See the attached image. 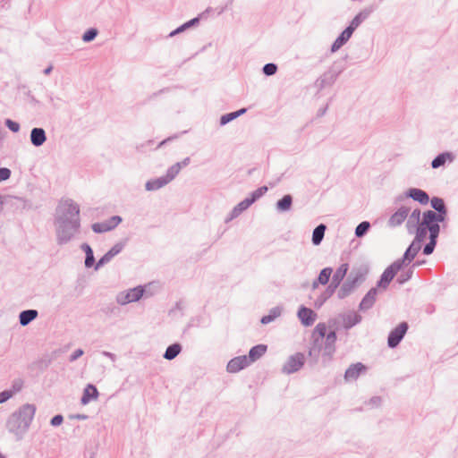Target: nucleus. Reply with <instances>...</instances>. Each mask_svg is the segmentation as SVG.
Instances as JSON below:
<instances>
[{
    "mask_svg": "<svg viewBox=\"0 0 458 458\" xmlns=\"http://www.w3.org/2000/svg\"><path fill=\"white\" fill-rule=\"evenodd\" d=\"M55 225L57 244L70 242L81 229L79 205L71 199L60 201L55 209Z\"/></svg>",
    "mask_w": 458,
    "mask_h": 458,
    "instance_id": "obj_1",
    "label": "nucleus"
},
{
    "mask_svg": "<svg viewBox=\"0 0 458 458\" xmlns=\"http://www.w3.org/2000/svg\"><path fill=\"white\" fill-rule=\"evenodd\" d=\"M312 342L309 349V356L314 362L321 357L326 365L333 358L335 352L336 334L334 330L327 332L325 323H318L312 332Z\"/></svg>",
    "mask_w": 458,
    "mask_h": 458,
    "instance_id": "obj_2",
    "label": "nucleus"
},
{
    "mask_svg": "<svg viewBox=\"0 0 458 458\" xmlns=\"http://www.w3.org/2000/svg\"><path fill=\"white\" fill-rule=\"evenodd\" d=\"M36 411V405L32 403H25L20 406L6 421L8 431L16 437L21 438L30 428Z\"/></svg>",
    "mask_w": 458,
    "mask_h": 458,
    "instance_id": "obj_3",
    "label": "nucleus"
},
{
    "mask_svg": "<svg viewBox=\"0 0 458 458\" xmlns=\"http://www.w3.org/2000/svg\"><path fill=\"white\" fill-rule=\"evenodd\" d=\"M421 249V245L411 242L401 259L394 261L382 273L375 286H389L403 266L410 265Z\"/></svg>",
    "mask_w": 458,
    "mask_h": 458,
    "instance_id": "obj_4",
    "label": "nucleus"
},
{
    "mask_svg": "<svg viewBox=\"0 0 458 458\" xmlns=\"http://www.w3.org/2000/svg\"><path fill=\"white\" fill-rule=\"evenodd\" d=\"M267 191L268 188L266 185L259 187L257 190L253 191L250 197L245 198L232 209L229 216L225 219V222L227 223L238 217L243 211L247 210L253 203L263 197Z\"/></svg>",
    "mask_w": 458,
    "mask_h": 458,
    "instance_id": "obj_5",
    "label": "nucleus"
},
{
    "mask_svg": "<svg viewBox=\"0 0 458 458\" xmlns=\"http://www.w3.org/2000/svg\"><path fill=\"white\" fill-rule=\"evenodd\" d=\"M370 267L367 262L355 264L352 267L345 283L342 286H357L365 283Z\"/></svg>",
    "mask_w": 458,
    "mask_h": 458,
    "instance_id": "obj_6",
    "label": "nucleus"
},
{
    "mask_svg": "<svg viewBox=\"0 0 458 458\" xmlns=\"http://www.w3.org/2000/svg\"><path fill=\"white\" fill-rule=\"evenodd\" d=\"M151 294L148 293L145 288H126L117 294L116 301L120 305H126L139 301L143 296Z\"/></svg>",
    "mask_w": 458,
    "mask_h": 458,
    "instance_id": "obj_7",
    "label": "nucleus"
},
{
    "mask_svg": "<svg viewBox=\"0 0 458 458\" xmlns=\"http://www.w3.org/2000/svg\"><path fill=\"white\" fill-rule=\"evenodd\" d=\"M309 298L315 308H320L334 293V288H310Z\"/></svg>",
    "mask_w": 458,
    "mask_h": 458,
    "instance_id": "obj_8",
    "label": "nucleus"
},
{
    "mask_svg": "<svg viewBox=\"0 0 458 458\" xmlns=\"http://www.w3.org/2000/svg\"><path fill=\"white\" fill-rule=\"evenodd\" d=\"M305 356L301 352L291 355L282 367V372L290 375L299 371L304 365Z\"/></svg>",
    "mask_w": 458,
    "mask_h": 458,
    "instance_id": "obj_9",
    "label": "nucleus"
},
{
    "mask_svg": "<svg viewBox=\"0 0 458 458\" xmlns=\"http://www.w3.org/2000/svg\"><path fill=\"white\" fill-rule=\"evenodd\" d=\"M420 225L428 232V235H439L440 233V225L433 215V210H426L422 213Z\"/></svg>",
    "mask_w": 458,
    "mask_h": 458,
    "instance_id": "obj_10",
    "label": "nucleus"
},
{
    "mask_svg": "<svg viewBox=\"0 0 458 458\" xmlns=\"http://www.w3.org/2000/svg\"><path fill=\"white\" fill-rule=\"evenodd\" d=\"M405 198H411L421 205H427L429 202L428 194L425 191L419 188L408 189L404 195H399L396 198V201H403Z\"/></svg>",
    "mask_w": 458,
    "mask_h": 458,
    "instance_id": "obj_11",
    "label": "nucleus"
},
{
    "mask_svg": "<svg viewBox=\"0 0 458 458\" xmlns=\"http://www.w3.org/2000/svg\"><path fill=\"white\" fill-rule=\"evenodd\" d=\"M408 330V324L406 322L400 323L394 329H393L388 335L387 344L390 348H395L404 337Z\"/></svg>",
    "mask_w": 458,
    "mask_h": 458,
    "instance_id": "obj_12",
    "label": "nucleus"
},
{
    "mask_svg": "<svg viewBox=\"0 0 458 458\" xmlns=\"http://www.w3.org/2000/svg\"><path fill=\"white\" fill-rule=\"evenodd\" d=\"M250 365V359L246 355L237 356L230 360L226 365V371L237 373Z\"/></svg>",
    "mask_w": 458,
    "mask_h": 458,
    "instance_id": "obj_13",
    "label": "nucleus"
},
{
    "mask_svg": "<svg viewBox=\"0 0 458 458\" xmlns=\"http://www.w3.org/2000/svg\"><path fill=\"white\" fill-rule=\"evenodd\" d=\"M374 12V7L369 6L361 10L359 13H357L354 18L351 21L350 24L346 27L347 29H351V32H354L355 30L365 21L369 15Z\"/></svg>",
    "mask_w": 458,
    "mask_h": 458,
    "instance_id": "obj_14",
    "label": "nucleus"
},
{
    "mask_svg": "<svg viewBox=\"0 0 458 458\" xmlns=\"http://www.w3.org/2000/svg\"><path fill=\"white\" fill-rule=\"evenodd\" d=\"M297 317L304 327H310L317 319V314L304 306L299 309Z\"/></svg>",
    "mask_w": 458,
    "mask_h": 458,
    "instance_id": "obj_15",
    "label": "nucleus"
},
{
    "mask_svg": "<svg viewBox=\"0 0 458 458\" xmlns=\"http://www.w3.org/2000/svg\"><path fill=\"white\" fill-rule=\"evenodd\" d=\"M410 212V208L403 206L399 208L389 218L388 225L390 226H398L401 225L404 220L407 218Z\"/></svg>",
    "mask_w": 458,
    "mask_h": 458,
    "instance_id": "obj_16",
    "label": "nucleus"
},
{
    "mask_svg": "<svg viewBox=\"0 0 458 458\" xmlns=\"http://www.w3.org/2000/svg\"><path fill=\"white\" fill-rule=\"evenodd\" d=\"M366 371V367L360 362L352 364L344 373V379L346 381H354L360 375Z\"/></svg>",
    "mask_w": 458,
    "mask_h": 458,
    "instance_id": "obj_17",
    "label": "nucleus"
},
{
    "mask_svg": "<svg viewBox=\"0 0 458 458\" xmlns=\"http://www.w3.org/2000/svg\"><path fill=\"white\" fill-rule=\"evenodd\" d=\"M30 142L36 147H41L47 141V133L43 128L35 127L30 131Z\"/></svg>",
    "mask_w": 458,
    "mask_h": 458,
    "instance_id": "obj_18",
    "label": "nucleus"
},
{
    "mask_svg": "<svg viewBox=\"0 0 458 458\" xmlns=\"http://www.w3.org/2000/svg\"><path fill=\"white\" fill-rule=\"evenodd\" d=\"M418 264H412L411 266L406 265L403 266L402 268L398 271L396 276V283L398 284H403L407 283L412 276L414 268Z\"/></svg>",
    "mask_w": 458,
    "mask_h": 458,
    "instance_id": "obj_19",
    "label": "nucleus"
},
{
    "mask_svg": "<svg viewBox=\"0 0 458 458\" xmlns=\"http://www.w3.org/2000/svg\"><path fill=\"white\" fill-rule=\"evenodd\" d=\"M336 80L337 79L333 75V73L327 70L316 80L315 87H317L318 90L320 91L326 87L332 86Z\"/></svg>",
    "mask_w": 458,
    "mask_h": 458,
    "instance_id": "obj_20",
    "label": "nucleus"
},
{
    "mask_svg": "<svg viewBox=\"0 0 458 458\" xmlns=\"http://www.w3.org/2000/svg\"><path fill=\"white\" fill-rule=\"evenodd\" d=\"M352 34L353 33L351 32V29L345 28L331 45L330 51L332 53L338 51L344 45L348 42Z\"/></svg>",
    "mask_w": 458,
    "mask_h": 458,
    "instance_id": "obj_21",
    "label": "nucleus"
},
{
    "mask_svg": "<svg viewBox=\"0 0 458 458\" xmlns=\"http://www.w3.org/2000/svg\"><path fill=\"white\" fill-rule=\"evenodd\" d=\"M349 269L347 263L342 264L333 274L332 282L328 286H340L342 281L346 276Z\"/></svg>",
    "mask_w": 458,
    "mask_h": 458,
    "instance_id": "obj_22",
    "label": "nucleus"
},
{
    "mask_svg": "<svg viewBox=\"0 0 458 458\" xmlns=\"http://www.w3.org/2000/svg\"><path fill=\"white\" fill-rule=\"evenodd\" d=\"M343 325L345 329H349L361 321V316L356 312H347L341 315Z\"/></svg>",
    "mask_w": 458,
    "mask_h": 458,
    "instance_id": "obj_23",
    "label": "nucleus"
},
{
    "mask_svg": "<svg viewBox=\"0 0 458 458\" xmlns=\"http://www.w3.org/2000/svg\"><path fill=\"white\" fill-rule=\"evenodd\" d=\"M454 156L451 152H442L438 154L431 162V167L434 169L444 166L446 161H454Z\"/></svg>",
    "mask_w": 458,
    "mask_h": 458,
    "instance_id": "obj_24",
    "label": "nucleus"
},
{
    "mask_svg": "<svg viewBox=\"0 0 458 458\" xmlns=\"http://www.w3.org/2000/svg\"><path fill=\"white\" fill-rule=\"evenodd\" d=\"M98 397V391L97 387L91 384H89L83 391L81 397V403L88 404L91 400H96Z\"/></svg>",
    "mask_w": 458,
    "mask_h": 458,
    "instance_id": "obj_25",
    "label": "nucleus"
},
{
    "mask_svg": "<svg viewBox=\"0 0 458 458\" xmlns=\"http://www.w3.org/2000/svg\"><path fill=\"white\" fill-rule=\"evenodd\" d=\"M169 183V180L165 175L158 178L148 180L145 184V189L148 191H157Z\"/></svg>",
    "mask_w": 458,
    "mask_h": 458,
    "instance_id": "obj_26",
    "label": "nucleus"
},
{
    "mask_svg": "<svg viewBox=\"0 0 458 458\" xmlns=\"http://www.w3.org/2000/svg\"><path fill=\"white\" fill-rule=\"evenodd\" d=\"M377 294V288H371L368 293L365 295V297L362 299V301L360 303V310H367L370 309L376 300V296Z\"/></svg>",
    "mask_w": 458,
    "mask_h": 458,
    "instance_id": "obj_27",
    "label": "nucleus"
},
{
    "mask_svg": "<svg viewBox=\"0 0 458 458\" xmlns=\"http://www.w3.org/2000/svg\"><path fill=\"white\" fill-rule=\"evenodd\" d=\"M293 196L291 194L284 195L280 199H278L276 203V208L278 212L284 213L287 212L292 208L293 206Z\"/></svg>",
    "mask_w": 458,
    "mask_h": 458,
    "instance_id": "obj_28",
    "label": "nucleus"
},
{
    "mask_svg": "<svg viewBox=\"0 0 458 458\" xmlns=\"http://www.w3.org/2000/svg\"><path fill=\"white\" fill-rule=\"evenodd\" d=\"M267 345L265 344H258L256 346H253L247 358L250 359V363H253L259 359H260L267 352Z\"/></svg>",
    "mask_w": 458,
    "mask_h": 458,
    "instance_id": "obj_29",
    "label": "nucleus"
},
{
    "mask_svg": "<svg viewBox=\"0 0 458 458\" xmlns=\"http://www.w3.org/2000/svg\"><path fill=\"white\" fill-rule=\"evenodd\" d=\"M333 273L332 267L323 268L318 277L312 282L311 286H318V284L326 285L329 282L330 276Z\"/></svg>",
    "mask_w": 458,
    "mask_h": 458,
    "instance_id": "obj_30",
    "label": "nucleus"
},
{
    "mask_svg": "<svg viewBox=\"0 0 458 458\" xmlns=\"http://www.w3.org/2000/svg\"><path fill=\"white\" fill-rule=\"evenodd\" d=\"M81 249L85 252V267L87 268L94 267L96 260L92 248L87 242H83Z\"/></svg>",
    "mask_w": 458,
    "mask_h": 458,
    "instance_id": "obj_31",
    "label": "nucleus"
},
{
    "mask_svg": "<svg viewBox=\"0 0 458 458\" xmlns=\"http://www.w3.org/2000/svg\"><path fill=\"white\" fill-rule=\"evenodd\" d=\"M327 225L325 224H319L312 232L311 242L312 244L318 246L321 243L324 239Z\"/></svg>",
    "mask_w": 458,
    "mask_h": 458,
    "instance_id": "obj_32",
    "label": "nucleus"
},
{
    "mask_svg": "<svg viewBox=\"0 0 458 458\" xmlns=\"http://www.w3.org/2000/svg\"><path fill=\"white\" fill-rule=\"evenodd\" d=\"M420 217H422L420 209L416 208L411 212V214L408 217V221H407V225H406L409 233H412V227L420 225V224L421 222Z\"/></svg>",
    "mask_w": 458,
    "mask_h": 458,
    "instance_id": "obj_33",
    "label": "nucleus"
},
{
    "mask_svg": "<svg viewBox=\"0 0 458 458\" xmlns=\"http://www.w3.org/2000/svg\"><path fill=\"white\" fill-rule=\"evenodd\" d=\"M38 313L36 310H26L21 311L19 315L20 324L23 327L29 325L38 317Z\"/></svg>",
    "mask_w": 458,
    "mask_h": 458,
    "instance_id": "obj_34",
    "label": "nucleus"
},
{
    "mask_svg": "<svg viewBox=\"0 0 458 458\" xmlns=\"http://www.w3.org/2000/svg\"><path fill=\"white\" fill-rule=\"evenodd\" d=\"M199 20H200V16H198V17H195V18H192L191 19L190 21L184 22L183 24H182L181 26H179L178 28H176L175 30H174L173 31H171L168 35L169 38H172L181 32H183L184 30L193 27V26H196L199 24Z\"/></svg>",
    "mask_w": 458,
    "mask_h": 458,
    "instance_id": "obj_35",
    "label": "nucleus"
},
{
    "mask_svg": "<svg viewBox=\"0 0 458 458\" xmlns=\"http://www.w3.org/2000/svg\"><path fill=\"white\" fill-rule=\"evenodd\" d=\"M181 351L182 345L180 344H173L166 348L163 357L167 360H172L179 355Z\"/></svg>",
    "mask_w": 458,
    "mask_h": 458,
    "instance_id": "obj_36",
    "label": "nucleus"
},
{
    "mask_svg": "<svg viewBox=\"0 0 458 458\" xmlns=\"http://www.w3.org/2000/svg\"><path fill=\"white\" fill-rule=\"evenodd\" d=\"M282 314V308L281 307H274L269 310V313L264 317L261 318L260 322L263 325L269 324L276 320L277 318H279Z\"/></svg>",
    "mask_w": 458,
    "mask_h": 458,
    "instance_id": "obj_37",
    "label": "nucleus"
},
{
    "mask_svg": "<svg viewBox=\"0 0 458 458\" xmlns=\"http://www.w3.org/2000/svg\"><path fill=\"white\" fill-rule=\"evenodd\" d=\"M346 69L345 58L339 59L329 67L330 72L337 79L338 76Z\"/></svg>",
    "mask_w": 458,
    "mask_h": 458,
    "instance_id": "obj_38",
    "label": "nucleus"
},
{
    "mask_svg": "<svg viewBox=\"0 0 458 458\" xmlns=\"http://www.w3.org/2000/svg\"><path fill=\"white\" fill-rule=\"evenodd\" d=\"M439 235H428V242L426 243L423 247V254L426 256H428L433 253L437 243V238Z\"/></svg>",
    "mask_w": 458,
    "mask_h": 458,
    "instance_id": "obj_39",
    "label": "nucleus"
},
{
    "mask_svg": "<svg viewBox=\"0 0 458 458\" xmlns=\"http://www.w3.org/2000/svg\"><path fill=\"white\" fill-rule=\"evenodd\" d=\"M370 223L369 221H362L355 228V236L361 238L365 236L370 229Z\"/></svg>",
    "mask_w": 458,
    "mask_h": 458,
    "instance_id": "obj_40",
    "label": "nucleus"
},
{
    "mask_svg": "<svg viewBox=\"0 0 458 458\" xmlns=\"http://www.w3.org/2000/svg\"><path fill=\"white\" fill-rule=\"evenodd\" d=\"M413 228H415V238L412 242L421 245V242L427 238V233L428 232L421 225L414 226Z\"/></svg>",
    "mask_w": 458,
    "mask_h": 458,
    "instance_id": "obj_41",
    "label": "nucleus"
},
{
    "mask_svg": "<svg viewBox=\"0 0 458 458\" xmlns=\"http://www.w3.org/2000/svg\"><path fill=\"white\" fill-rule=\"evenodd\" d=\"M429 201L430 206L434 209L433 211L435 212L446 208V205L444 199L440 197H433L432 199H429Z\"/></svg>",
    "mask_w": 458,
    "mask_h": 458,
    "instance_id": "obj_42",
    "label": "nucleus"
},
{
    "mask_svg": "<svg viewBox=\"0 0 458 458\" xmlns=\"http://www.w3.org/2000/svg\"><path fill=\"white\" fill-rule=\"evenodd\" d=\"M92 231L96 233H102L112 230V226L106 222L95 223L91 225Z\"/></svg>",
    "mask_w": 458,
    "mask_h": 458,
    "instance_id": "obj_43",
    "label": "nucleus"
},
{
    "mask_svg": "<svg viewBox=\"0 0 458 458\" xmlns=\"http://www.w3.org/2000/svg\"><path fill=\"white\" fill-rule=\"evenodd\" d=\"M180 171H181L180 165L174 164L167 169L165 176L167 180H169V182H170L177 176V174L180 173Z\"/></svg>",
    "mask_w": 458,
    "mask_h": 458,
    "instance_id": "obj_44",
    "label": "nucleus"
},
{
    "mask_svg": "<svg viewBox=\"0 0 458 458\" xmlns=\"http://www.w3.org/2000/svg\"><path fill=\"white\" fill-rule=\"evenodd\" d=\"M98 34V30L96 28L88 29L82 35V40L84 42L93 41Z\"/></svg>",
    "mask_w": 458,
    "mask_h": 458,
    "instance_id": "obj_45",
    "label": "nucleus"
},
{
    "mask_svg": "<svg viewBox=\"0 0 458 458\" xmlns=\"http://www.w3.org/2000/svg\"><path fill=\"white\" fill-rule=\"evenodd\" d=\"M128 239H124L117 243H115L107 252L111 253V256L114 258L118 255L125 247Z\"/></svg>",
    "mask_w": 458,
    "mask_h": 458,
    "instance_id": "obj_46",
    "label": "nucleus"
},
{
    "mask_svg": "<svg viewBox=\"0 0 458 458\" xmlns=\"http://www.w3.org/2000/svg\"><path fill=\"white\" fill-rule=\"evenodd\" d=\"M113 257L111 256V253H105L99 259L98 262H95V265H94V269L95 270H98L101 267H103L104 265L107 264L108 262H110L112 260Z\"/></svg>",
    "mask_w": 458,
    "mask_h": 458,
    "instance_id": "obj_47",
    "label": "nucleus"
},
{
    "mask_svg": "<svg viewBox=\"0 0 458 458\" xmlns=\"http://www.w3.org/2000/svg\"><path fill=\"white\" fill-rule=\"evenodd\" d=\"M277 69L278 67L276 64L268 63L263 66L262 72L266 76H272L276 73Z\"/></svg>",
    "mask_w": 458,
    "mask_h": 458,
    "instance_id": "obj_48",
    "label": "nucleus"
},
{
    "mask_svg": "<svg viewBox=\"0 0 458 458\" xmlns=\"http://www.w3.org/2000/svg\"><path fill=\"white\" fill-rule=\"evenodd\" d=\"M447 214H448L447 208H444L443 210H438L437 212L433 211V215L435 216L438 225H440V223H443L446 220Z\"/></svg>",
    "mask_w": 458,
    "mask_h": 458,
    "instance_id": "obj_49",
    "label": "nucleus"
},
{
    "mask_svg": "<svg viewBox=\"0 0 458 458\" xmlns=\"http://www.w3.org/2000/svg\"><path fill=\"white\" fill-rule=\"evenodd\" d=\"M234 119H236V115L233 114V112L227 113L220 117L219 124L220 126H224Z\"/></svg>",
    "mask_w": 458,
    "mask_h": 458,
    "instance_id": "obj_50",
    "label": "nucleus"
},
{
    "mask_svg": "<svg viewBox=\"0 0 458 458\" xmlns=\"http://www.w3.org/2000/svg\"><path fill=\"white\" fill-rule=\"evenodd\" d=\"M4 124L13 132H18L21 128L19 123L13 121L11 119H6Z\"/></svg>",
    "mask_w": 458,
    "mask_h": 458,
    "instance_id": "obj_51",
    "label": "nucleus"
},
{
    "mask_svg": "<svg viewBox=\"0 0 458 458\" xmlns=\"http://www.w3.org/2000/svg\"><path fill=\"white\" fill-rule=\"evenodd\" d=\"M122 220L123 219L120 216H113L106 221V223L109 225V226H112L113 230L122 222Z\"/></svg>",
    "mask_w": 458,
    "mask_h": 458,
    "instance_id": "obj_52",
    "label": "nucleus"
},
{
    "mask_svg": "<svg viewBox=\"0 0 458 458\" xmlns=\"http://www.w3.org/2000/svg\"><path fill=\"white\" fill-rule=\"evenodd\" d=\"M12 172L7 167H0V182L11 177Z\"/></svg>",
    "mask_w": 458,
    "mask_h": 458,
    "instance_id": "obj_53",
    "label": "nucleus"
},
{
    "mask_svg": "<svg viewBox=\"0 0 458 458\" xmlns=\"http://www.w3.org/2000/svg\"><path fill=\"white\" fill-rule=\"evenodd\" d=\"M14 392L11 390H4L0 393V403H4L13 397Z\"/></svg>",
    "mask_w": 458,
    "mask_h": 458,
    "instance_id": "obj_54",
    "label": "nucleus"
},
{
    "mask_svg": "<svg viewBox=\"0 0 458 458\" xmlns=\"http://www.w3.org/2000/svg\"><path fill=\"white\" fill-rule=\"evenodd\" d=\"M368 403L372 408L379 407L382 403V398L379 396H373L372 398L369 399Z\"/></svg>",
    "mask_w": 458,
    "mask_h": 458,
    "instance_id": "obj_55",
    "label": "nucleus"
},
{
    "mask_svg": "<svg viewBox=\"0 0 458 458\" xmlns=\"http://www.w3.org/2000/svg\"><path fill=\"white\" fill-rule=\"evenodd\" d=\"M84 352L82 349L79 348V349H76L69 357V360L71 362H73L75 361L76 360H78L80 357H81L83 355Z\"/></svg>",
    "mask_w": 458,
    "mask_h": 458,
    "instance_id": "obj_56",
    "label": "nucleus"
},
{
    "mask_svg": "<svg viewBox=\"0 0 458 458\" xmlns=\"http://www.w3.org/2000/svg\"><path fill=\"white\" fill-rule=\"evenodd\" d=\"M63 421H64V417L62 415L58 414V415L54 416L51 419L50 424L53 427H58L63 423Z\"/></svg>",
    "mask_w": 458,
    "mask_h": 458,
    "instance_id": "obj_57",
    "label": "nucleus"
},
{
    "mask_svg": "<svg viewBox=\"0 0 458 458\" xmlns=\"http://www.w3.org/2000/svg\"><path fill=\"white\" fill-rule=\"evenodd\" d=\"M352 289V288H341L337 293L338 298L344 299V297L348 296L351 293Z\"/></svg>",
    "mask_w": 458,
    "mask_h": 458,
    "instance_id": "obj_58",
    "label": "nucleus"
},
{
    "mask_svg": "<svg viewBox=\"0 0 458 458\" xmlns=\"http://www.w3.org/2000/svg\"><path fill=\"white\" fill-rule=\"evenodd\" d=\"M101 354H102L103 356H105V357L108 358V359H109L111 361H113V362H115V361H116V360H117V356H116L114 353H113V352H107V351H103V352H101Z\"/></svg>",
    "mask_w": 458,
    "mask_h": 458,
    "instance_id": "obj_59",
    "label": "nucleus"
},
{
    "mask_svg": "<svg viewBox=\"0 0 458 458\" xmlns=\"http://www.w3.org/2000/svg\"><path fill=\"white\" fill-rule=\"evenodd\" d=\"M11 8V0H0V9L9 10Z\"/></svg>",
    "mask_w": 458,
    "mask_h": 458,
    "instance_id": "obj_60",
    "label": "nucleus"
},
{
    "mask_svg": "<svg viewBox=\"0 0 458 458\" xmlns=\"http://www.w3.org/2000/svg\"><path fill=\"white\" fill-rule=\"evenodd\" d=\"M12 199L9 195H1L0 194V212L4 209V205L7 202V199Z\"/></svg>",
    "mask_w": 458,
    "mask_h": 458,
    "instance_id": "obj_61",
    "label": "nucleus"
},
{
    "mask_svg": "<svg viewBox=\"0 0 458 458\" xmlns=\"http://www.w3.org/2000/svg\"><path fill=\"white\" fill-rule=\"evenodd\" d=\"M327 109H328V105L325 106L324 107L319 108L317 112V117L319 118V117L324 116L326 114Z\"/></svg>",
    "mask_w": 458,
    "mask_h": 458,
    "instance_id": "obj_62",
    "label": "nucleus"
},
{
    "mask_svg": "<svg viewBox=\"0 0 458 458\" xmlns=\"http://www.w3.org/2000/svg\"><path fill=\"white\" fill-rule=\"evenodd\" d=\"M190 162H191L190 157H185L182 161L177 162L176 164L180 165V170H181L182 167L187 166L190 164Z\"/></svg>",
    "mask_w": 458,
    "mask_h": 458,
    "instance_id": "obj_63",
    "label": "nucleus"
},
{
    "mask_svg": "<svg viewBox=\"0 0 458 458\" xmlns=\"http://www.w3.org/2000/svg\"><path fill=\"white\" fill-rule=\"evenodd\" d=\"M246 112H247V108L243 107L237 111H234L233 114L236 115V118H238L239 116L244 114Z\"/></svg>",
    "mask_w": 458,
    "mask_h": 458,
    "instance_id": "obj_64",
    "label": "nucleus"
}]
</instances>
